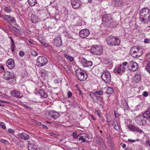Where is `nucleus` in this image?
I'll return each instance as SVG.
<instances>
[{
	"label": "nucleus",
	"instance_id": "63",
	"mask_svg": "<svg viewBox=\"0 0 150 150\" xmlns=\"http://www.w3.org/2000/svg\"><path fill=\"white\" fill-rule=\"evenodd\" d=\"M126 146L125 144H123L122 145V147L123 148H125L126 147Z\"/></svg>",
	"mask_w": 150,
	"mask_h": 150
},
{
	"label": "nucleus",
	"instance_id": "20",
	"mask_svg": "<svg viewBox=\"0 0 150 150\" xmlns=\"http://www.w3.org/2000/svg\"><path fill=\"white\" fill-rule=\"evenodd\" d=\"M102 21L106 22L107 23L111 18L109 17L110 15L107 14L105 13L102 14Z\"/></svg>",
	"mask_w": 150,
	"mask_h": 150
},
{
	"label": "nucleus",
	"instance_id": "21",
	"mask_svg": "<svg viewBox=\"0 0 150 150\" xmlns=\"http://www.w3.org/2000/svg\"><path fill=\"white\" fill-rule=\"evenodd\" d=\"M115 40V37H110L107 40V41L108 45L110 46H114V45L115 44H114L113 43V41Z\"/></svg>",
	"mask_w": 150,
	"mask_h": 150
},
{
	"label": "nucleus",
	"instance_id": "49",
	"mask_svg": "<svg viewBox=\"0 0 150 150\" xmlns=\"http://www.w3.org/2000/svg\"><path fill=\"white\" fill-rule=\"evenodd\" d=\"M8 130V132L11 133H14L15 132L14 130L11 129H9Z\"/></svg>",
	"mask_w": 150,
	"mask_h": 150
},
{
	"label": "nucleus",
	"instance_id": "2",
	"mask_svg": "<svg viewBox=\"0 0 150 150\" xmlns=\"http://www.w3.org/2000/svg\"><path fill=\"white\" fill-rule=\"evenodd\" d=\"M130 53L132 57L138 58L143 54V49L139 46L133 47L131 49Z\"/></svg>",
	"mask_w": 150,
	"mask_h": 150
},
{
	"label": "nucleus",
	"instance_id": "54",
	"mask_svg": "<svg viewBox=\"0 0 150 150\" xmlns=\"http://www.w3.org/2000/svg\"><path fill=\"white\" fill-rule=\"evenodd\" d=\"M50 134L51 136L54 137H57V135L53 133H50Z\"/></svg>",
	"mask_w": 150,
	"mask_h": 150
},
{
	"label": "nucleus",
	"instance_id": "12",
	"mask_svg": "<svg viewBox=\"0 0 150 150\" xmlns=\"http://www.w3.org/2000/svg\"><path fill=\"white\" fill-rule=\"evenodd\" d=\"M4 18L5 21L10 24L14 23L16 22L15 18L10 15H5L4 16Z\"/></svg>",
	"mask_w": 150,
	"mask_h": 150
},
{
	"label": "nucleus",
	"instance_id": "39",
	"mask_svg": "<svg viewBox=\"0 0 150 150\" xmlns=\"http://www.w3.org/2000/svg\"><path fill=\"white\" fill-rule=\"evenodd\" d=\"M108 145L111 147H112L113 145V141L112 139L109 140L108 141Z\"/></svg>",
	"mask_w": 150,
	"mask_h": 150
},
{
	"label": "nucleus",
	"instance_id": "61",
	"mask_svg": "<svg viewBox=\"0 0 150 150\" xmlns=\"http://www.w3.org/2000/svg\"><path fill=\"white\" fill-rule=\"evenodd\" d=\"M0 69L2 70H4V67L2 65L0 66Z\"/></svg>",
	"mask_w": 150,
	"mask_h": 150
},
{
	"label": "nucleus",
	"instance_id": "34",
	"mask_svg": "<svg viewBox=\"0 0 150 150\" xmlns=\"http://www.w3.org/2000/svg\"><path fill=\"white\" fill-rule=\"evenodd\" d=\"M4 10L5 11L8 13L11 12L12 9L11 7L8 6H5L4 8Z\"/></svg>",
	"mask_w": 150,
	"mask_h": 150
},
{
	"label": "nucleus",
	"instance_id": "26",
	"mask_svg": "<svg viewBox=\"0 0 150 150\" xmlns=\"http://www.w3.org/2000/svg\"><path fill=\"white\" fill-rule=\"evenodd\" d=\"M96 94L95 92L94 93L91 92L90 94V96L93 99L94 102H97L98 101V97Z\"/></svg>",
	"mask_w": 150,
	"mask_h": 150
},
{
	"label": "nucleus",
	"instance_id": "27",
	"mask_svg": "<svg viewBox=\"0 0 150 150\" xmlns=\"http://www.w3.org/2000/svg\"><path fill=\"white\" fill-rule=\"evenodd\" d=\"M31 20L33 23H35L38 21V18L36 15L33 14L31 16Z\"/></svg>",
	"mask_w": 150,
	"mask_h": 150
},
{
	"label": "nucleus",
	"instance_id": "9",
	"mask_svg": "<svg viewBox=\"0 0 150 150\" xmlns=\"http://www.w3.org/2000/svg\"><path fill=\"white\" fill-rule=\"evenodd\" d=\"M80 37L85 38L87 37L90 34L89 30L86 29H84L81 30L79 32Z\"/></svg>",
	"mask_w": 150,
	"mask_h": 150
},
{
	"label": "nucleus",
	"instance_id": "56",
	"mask_svg": "<svg viewBox=\"0 0 150 150\" xmlns=\"http://www.w3.org/2000/svg\"><path fill=\"white\" fill-rule=\"evenodd\" d=\"M149 40L148 39H146L144 40V42L145 43H148L149 42Z\"/></svg>",
	"mask_w": 150,
	"mask_h": 150
},
{
	"label": "nucleus",
	"instance_id": "4",
	"mask_svg": "<svg viewBox=\"0 0 150 150\" xmlns=\"http://www.w3.org/2000/svg\"><path fill=\"white\" fill-rule=\"evenodd\" d=\"M101 77L106 83H109L111 81V75L107 70H104L102 72Z\"/></svg>",
	"mask_w": 150,
	"mask_h": 150
},
{
	"label": "nucleus",
	"instance_id": "5",
	"mask_svg": "<svg viewBox=\"0 0 150 150\" xmlns=\"http://www.w3.org/2000/svg\"><path fill=\"white\" fill-rule=\"evenodd\" d=\"M47 59L45 57L40 56L38 57L36 60L37 65L41 67L46 64L47 63Z\"/></svg>",
	"mask_w": 150,
	"mask_h": 150
},
{
	"label": "nucleus",
	"instance_id": "46",
	"mask_svg": "<svg viewBox=\"0 0 150 150\" xmlns=\"http://www.w3.org/2000/svg\"><path fill=\"white\" fill-rule=\"evenodd\" d=\"M28 150H33L34 148H33V146L32 145L30 144L28 146Z\"/></svg>",
	"mask_w": 150,
	"mask_h": 150
},
{
	"label": "nucleus",
	"instance_id": "41",
	"mask_svg": "<svg viewBox=\"0 0 150 150\" xmlns=\"http://www.w3.org/2000/svg\"><path fill=\"white\" fill-rule=\"evenodd\" d=\"M0 126L4 129H6V127L5 125V124L4 122H0Z\"/></svg>",
	"mask_w": 150,
	"mask_h": 150
},
{
	"label": "nucleus",
	"instance_id": "23",
	"mask_svg": "<svg viewBox=\"0 0 150 150\" xmlns=\"http://www.w3.org/2000/svg\"><path fill=\"white\" fill-rule=\"evenodd\" d=\"M142 116L148 120L150 118V110H148L144 112Z\"/></svg>",
	"mask_w": 150,
	"mask_h": 150
},
{
	"label": "nucleus",
	"instance_id": "60",
	"mask_svg": "<svg viewBox=\"0 0 150 150\" xmlns=\"http://www.w3.org/2000/svg\"><path fill=\"white\" fill-rule=\"evenodd\" d=\"M42 127L44 128H45L46 129H48V127L46 126V125H42Z\"/></svg>",
	"mask_w": 150,
	"mask_h": 150
},
{
	"label": "nucleus",
	"instance_id": "43",
	"mask_svg": "<svg viewBox=\"0 0 150 150\" xmlns=\"http://www.w3.org/2000/svg\"><path fill=\"white\" fill-rule=\"evenodd\" d=\"M115 120V122H116V124H115V125H114V128L115 129L117 130L118 129H119V127L118 126V125L117 124V122Z\"/></svg>",
	"mask_w": 150,
	"mask_h": 150
},
{
	"label": "nucleus",
	"instance_id": "45",
	"mask_svg": "<svg viewBox=\"0 0 150 150\" xmlns=\"http://www.w3.org/2000/svg\"><path fill=\"white\" fill-rule=\"evenodd\" d=\"M1 142L4 144H8V142L7 141L5 140L2 139L1 140Z\"/></svg>",
	"mask_w": 150,
	"mask_h": 150
},
{
	"label": "nucleus",
	"instance_id": "33",
	"mask_svg": "<svg viewBox=\"0 0 150 150\" xmlns=\"http://www.w3.org/2000/svg\"><path fill=\"white\" fill-rule=\"evenodd\" d=\"M114 91L113 88L111 87H108L107 88L106 93L108 94H112L113 93Z\"/></svg>",
	"mask_w": 150,
	"mask_h": 150
},
{
	"label": "nucleus",
	"instance_id": "3",
	"mask_svg": "<svg viewBox=\"0 0 150 150\" xmlns=\"http://www.w3.org/2000/svg\"><path fill=\"white\" fill-rule=\"evenodd\" d=\"M75 72L77 76L80 81H84L87 79L88 75L85 71L80 69H77Z\"/></svg>",
	"mask_w": 150,
	"mask_h": 150
},
{
	"label": "nucleus",
	"instance_id": "62",
	"mask_svg": "<svg viewBox=\"0 0 150 150\" xmlns=\"http://www.w3.org/2000/svg\"><path fill=\"white\" fill-rule=\"evenodd\" d=\"M4 16L2 14H1V12H0V18H3V17L4 18Z\"/></svg>",
	"mask_w": 150,
	"mask_h": 150
},
{
	"label": "nucleus",
	"instance_id": "29",
	"mask_svg": "<svg viewBox=\"0 0 150 150\" xmlns=\"http://www.w3.org/2000/svg\"><path fill=\"white\" fill-rule=\"evenodd\" d=\"M115 40L113 41V43L114 44H115V45H114V46L119 45L120 44V40L119 38L115 37Z\"/></svg>",
	"mask_w": 150,
	"mask_h": 150
},
{
	"label": "nucleus",
	"instance_id": "15",
	"mask_svg": "<svg viewBox=\"0 0 150 150\" xmlns=\"http://www.w3.org/2000/svg\"><path fill=\"white\" fill-rule=\"evenodd\" d=\"M129 129L133 131H137L140 133H142L143 131L141 129L137 127L132 125H128Z\"/></svg>",
	"mask_w": 150,
	"mask_h": 150
},
{
	"label": "nucleus",
	"instance_id": "31",
	"mask_svg": "<svg viewBox=\"0 0 150 150\" xmlns=\"http://www.w3.org/2000/svg\"><path fill=\"white\" fill-rule=\"evenodd\" d=\"M28 3L30 6H33L36 4V0H28Z\"/></svg>",
	"mask_w": 150,
	"mask_h": 150
},
{
	"label": "nucleus",
	"instance_id": "50",
	"mask_svg": "<svg viewBox=\"0 0 150 150\" xmlns=\"http://www.w3.org/2000/svg\"><path fill=\"white\" fill-rule=\"evenodd\" d=\"M46 74V73L45 71L42 72L41 73V76L42 77H45Z\"/></svg>",
	"mask_w": 150,
	"mask_h": 150
},
{
	"label": "nucleus",
	"instance_id": "47",
	"mask_svg": "<svg viewBox=\"0 0 150 150\" xmlns=\"http://www.w3.org/2000/svg\"><path fill=\"white\" fill-rule=\"evenodd\" d=\"M19 55L20 56L23 57L24 55V53L22 51H20L19 52Z\"/></svg>",
	"mask_w": 150,
	"mask_h": 150
},
{
	"label": "nucleus",
	"instance_id": "35",
	"mask_svg": "<svg viewBox=\"0 0 150 150\" xmlns=\"http://www.w3.org/2000/svg\"><path fill=\"white\" fill-rule=\"evenodd\" d=\"M64 56L67 58L71 62L73 60V58L72 57L69 56L67 54H64Z\"/></svg>",
	"mask_w": 150,
	"mask_h": 150
},
{
	"label": "nucleus",
	"instance_id": "40",
	"mask_svg": "<svg viewBox=\"0 0 150 150\" xmlns=\"http://www.w3.org/2000/svg\"><path fill=\"white\" fill-rule=\"evenodd\" d=\"M31 54L34 57L38 55V53L34 50H32L31 51Z\"/></svg>",
	"mask_w": 150,
	"mask_h": 150
},
{
	"label": "nucleus",
	"instance_id": "13",
	"mask_svg": "<svg viewBox=\"0 0 150 150\" xmlns=\"http://www.w3.org/2000/svg\"><path fill=\"white\" fill-rule=\"evenodd\" d=\"M11 93L12 96L14 97L21 98L23 96L22 93L16 90H12Z\"/></svg>",
	"mask_w": 150,
	"mask_h": 150
},
{
	"label": "nucleus",
	"instance_id": "22",
	"mask_svg": "<svg viewBox=\"0 0 150 150\" xmlns=\"http://www.w3.org/2000/svg\"><path fill=\"white\" fill-rule=\"evenodd\" d=\"M123 4V2L121 0H115L113 4L114 6L116 7L121 6Z\"/></svg>",
	"mask_w": 150,
	"mask_h": 150
},
{
	"label": "nucleus",
	"instance_id": "44",
	"mask_svg": "<svg viewBox=\"0 0 150 150\" xmlns=\"http://www.w3.org/2000/svg\"><path fill=\"white\" fill-rule=\"evenodd\" d=\"M73 136L74 138H76L79 136V135L77 136V133L76 132H75L73 133Z\"/></svg>",
	"mask_w": 150,
	"mask_h": 150
},
{
	"label": "nucleus",
	"instance_id": "59",
	"mask_svg": "<svg viewBox=\"0 0 150 150\" xmlns=\"http://www.w3.org/2000/svg\"><path fill=\"white\" fill-rule=\"evenodd\" d=\"M90 116L91 117V118L92 119L95 120H96V119L94 117L93 115H91Z\"/></svg>",
	"mask_w": 150,
	"mask_h": 150
},
{
	"label": "nucleus",
	"instance_id": "55",
	"mask_svg": "<svg viewBox=\"0 0 150 150\" xmlns=\"http://www.w3.org/2000/svg\"><path fill=\"white\" fill-rule=\"evenodd\" d=\"M128 141L129 142H134L135 141V140L129 139L128 140Z\"/></svg>",
	"mask_w": 150,
	"mask_h": 150
},
{
	"label": "nucleus",
	"instance_id": "64",
	"mask_svg": "<svg viewBox=\"0 0 150 150\" xmlns=\"http://www.w3.org/2000/svg\"><path fill=\"white\" fill-rule=\"evenodd\" d=\"M97 115L99 117L100 116V115H101V113L100 112H97Z\"/></svg>",
	"mask_w": 150,
	"mask_h": 150
},
{
	"label": "nucleus",
	"instance_id": "53",
	"mask_svg": "<svg viewBox=\"0 0 150 150\" xmlns=\"http://www.w3.org/2000/svg\"><path fill=\"white\" fill-rule=\"evenodd\" d=\"M146 146H149L150 147V142L149 140H147L146 143Z\"/></svg>",
	"mask_w": 150,
	"mask_h": 150
},
{
	"label": "nucleus",
	"instance_id": "24",
	"mask_svg": "<svg viewBox=\"0 0 150 150\" xmlns=\"http://www.w3.org/2000/svg\"><path fill=\"white\" fill-rule=\"evenodd\" d=\"M106 24L111 28L114 27L115 26V25L114 24L112 18L106 23Z\"/></svg>",
	"mask_w": 150,
	"mask_h": 150
},
{
	"label": "nucleus",
	"instance_id": "16",
	"mask_svg": "<svg viewBox=\"0 0 150 150\" xmlns=\"http://www.w3.org/2000/svg\"><path fill=\"white\" fill-rule=\"evenodd\" d=\"M6 65L9 69H13L14 67V60L12 59H8L6 62Z\"/></svg>",
	"mask_w": 150,
	"mask_h": 150
},
{
	"label": "nucleus",
	"instance_id": "10",
	"mask_svg": "<svg viewBox=\"0 0 150 150\" xmlns=\"http://www.w3.org/2000/svg\"><path fill=\"white\" fill-rule=\"evenodd\" d=\"M71 3L72 7L74 9L78 8L81 4V1L79 0H71Z\"/></svg>",
	"mask_w": 150,
	"mask_h": 150
},
{
	"label": "nucleus",
	"instance_id": "6",
	"mask_svg": "<svg viewBox=\"0 0 150 150\" xmlns=\"http://www.w3.org/2000/svg\"><path fill=\"white\" fill-rule=\"evenodd\" d=\"M91 51L94 54L100 55L103 52V50L100 46L96 45L92 47Z\"/></svg>",
	"mask_w": 150,
	"mask_h": 150
},
{
	"label": "nucleus",
	"instance_id": "18",
	"mask_svg": "<svg viewBox=\"0 0 150 150\" xmlns=\"http://www.w3.org/2000/svg\"><path fill=\"white\" fill-rule=\"evenodd\" d=\"M54 43L57 46L59 47L62 45L61 38L59 37L57 38L54 39Z\"/></svg>",
	"mask_w": 150,
	"mask_h": 150
},
{
	"label": "nucleus",
	"instance_id": "58",
	"mask_svg": "<svg viewBox=\"0 0 150 150\" xmlns=\"http://www.w3.org/2000/svg\"><path fill=\"white\" fill-rule=\"evenodd\" d=\"M87 134L86 133H83L82 134V136L81 137H86L87 136Z\"/></svg>",
	"mask_w": 150,
	"mask_h": 150
},
{
	"label": "nucleus",
	"instance_id": "51",
	"mask_svg": "<svg viewBox=\"0 0 150 150\" xmlns=\"http://www.w3.org/2000/svg\"><path fill=\"white\" fill-rule=\"evenodd\" d=\"M148 93L146 91H145L143 93V96L145 97H146L148 96Z\"/></svg>",
	"mask_w": 150,
	"mask_h": 150
},
{
	"label": "nucleus",
	"instance_id": "37",
	"mask_svg": "<svg viewBox=\"0 0 150 150\" xmlns=\"http://www.w3.org/2000/svg\"><path fill=\"white\" fill-rule=\"evenodd\" d=\"M78 139H79V140H82V141L81 142H87L88 143L89 142V141L87 140H86L83 137H81V136H80L79 137V138H78Z\"/></svg>",
	"mask_w": 150,
	"mask_h": 150
},
{
	"label": "nucleus",
	"instance_id": "36",
	"mask_svg": "<svg viewBox=\"0 0 150 150\" xmlns=\"http://www.w3.org/2000/svg\"><path fill=\"white\" fill-rule=\"evenodd\" d=\"M95 93L96 95H103V90L97 91L95 92Z\"/></svg>",
	"mask_w": 150,
	"mask_h": 150
},
{
	"label": "nucleus",
	"instance_id": "32",
	"mask_svg": "<svg viewBox=\"0 0 150 150\" xmlns=\"http://www.w3.org/2000/svg\"><path fill=\"white\" fill-rule=\"evenodd\" d=\"M146 71L150 73V61L148 60L147 62L146 66Z\"/></svg>",
	"mask_w": 150,
	"mask_h": 150
},
{
	"label": "nucleus",
	"instance_id": "38",
	"mask_svg": "<svg viewBox=\"0 0 150 150\" xmlns=\"http://www.w3.org/2000/svg\"><path fill=\"white\" fill-rule=\"evenodd\" d=\"M10 38L11 40V48H15V45L14 41L13 40V39L11 38V37H10Z\"/></svg>",
	"mask_w": 150,
	"mask_h": 150
},
{
	"label": "nucleus",
	"instance_id": "8",
	"mask_svg": "<svg viewBox=\"0 0 150 150\" xmlns=\"http://www.w3.org/2000/svg\"><path fill=\"white\" fill-rule=\"evenodd\" d=\"M14 76V75L13 73L8 71L5 72L4 75V79L7 80L13 78Z\"/></svg>",
	"mask_w": 150,
	"mask_h": 150
},
{
	"label": "nucleus",
	"instance_id": "28",
	"mask_svg": "<svg viewBox=\"0 0 150 150\" xmlns=\"http://www.w3.org/2000/svg\"><path fill=\"white\" fill-rule=\"evenodd\" d=\"M38 93L41 95V96L44 98H46L47 96V94L42 90H40Z\"/></svg>",
	"mask_w": 150,
	"mask_h": 150
},
{
	"label": "nucleus",
	"instance_id": "52",
	"mask_svg": "<svg viewBox=\"0 0 150 150\" xmlns=\"http://www.w3.org/2000/svg\"><path fill=\"white\" fill-rule=\"evenodd\" d=\"M23 106L24 107H25V108H27L28 109H30L31 108L29 106H28L26 105L25 104H23Z\"/></svg>",
	"mask_w": 150,
	"mask_h": 150
},
{
	"label": "nucleus",
	"instance_id": "11",
	"mask_svg": "<svg viewBox=\"0 0 150 150\" xmlns=\"http://www.w3.org/2000/svg\"><path fill=\"white\" fill-rule=\"evenodd\" d=\"M81 62L85 67L91 66L92 64V62L91 61H88L85 58H82L81 60Z\"/></svg>",
	"mask_w": 150,
	"mask_h": 150
},
{
	"label": "nucleus",
	"instance_id": "42",
	"mask_svg": "<svg viewBox=\"0 0 150 150\" xmlns=\"http://www.w3.org/2000/svg\"><path fill=\"white\" fill-rule=\"evenodd\" d=\"M12 30L17 33H18L19 32V30L15 27H13Z\"/></svg>",
	"mask_w": 150,
	"mask_h": 150
},
{
	"label": "nucleus",
	"instance_id": "1",
	"mask_svg": "<svg viewBox=\"0 0 150 150\" xmlns=\"http://www.w3.org/2000/svg\"><path fill=\"white\" fill-rule=\"evenodd\" d=\"M139 20L142 23L146 24L150 20V10L147 7L142 8L139 12Z\"/></svg>",
	"mask_w": 150,
	"mask_h": 150
},
{
	"label": "nucleus",
	"instance_id": "19",
	"mask_svg": "<svg viewBox=\"0 0 150 150\" xmlns=\"http://www.w3.org/2000/svg\"><path fill=\"white\" fill-rule=\"evenodd\" d=\"M18 136L23 139L26 140L30 138L29 135L25 133H19L18 134Z\"/></svg>",
	"mask_w": 150,
	"mask_h": 150
},
{
	"label": "nucleus",
	"instance_id": "48",
	"mask_svg": "<svg viewBox=\"0 0 150 150\" xmlns=\"http://www.w3.org/2000/svg\"><path fill=\"white\" fill-rule=\"evenodd\" d=\"M72 94L71 93L70 91H69L67 93V96L68 97V98H70L72 96Z\"/></svg>",
	"mask_w": 150,
	"mask_h": 150
},
{
	"label": "nucleus",
	"instance_id": "25",
	"mask_svg": "<svg viewBox=\"0 0 150 150\" xmlns=\"http://www.w3.org/2000/svg\"><path fill=\"white\" fill-rule=\"evenodd\" d=\"M141 76L140 74H136L134 78V80L136 83H138L141 80Z\"/></svg>",
	"mask_w": 150,
	"mask_h": 150
},
{
	"label": "nucleus",
	"instance_id": "17",
	"mask_svg": "<svg viewBox=\"0 0 150 150\" xmlns=\"http://www.w3.org/2000/svg\"><path fill=\"white\" fill-rule=\"evenodd\" d=\"M49 115L54 120L56 119L59 116V113L53 111H50L49 113Z\"/></svg>",
	"mask_w": 150,
	"mask_h": 150
},
{
	"label": "nucleus",
	"instance_id": "7",
	"mask_svg": "<svg viewBox=\"0 0 150 150\" xmlns=\"http://www.w3.org/2000/svg\"><path fill=\"white\" fill-rule=\"evenodd\" d=\"M127 67L129 70L134 71L138 69V66L136 62L131 61L128 62Z\"/></svg>",
	"mask_w": 150,
	"mask_h": 150
},
{
	"label": "nucleus",
	"instance_id": "57",
	"mask_svg": "<svg viewBox=\"0 0 150 150\" xmlns=\"http://www.w3.org/2000/svg\"><path fill=\"white\" fill-rule=\"evenodd\" d=\"M127 64H128V63L127 62H123L122 63V66H123V67H124V66H126Z\"/></svg>",
	"mask_w": 150,
	"mask_h": 150
},
{
	"label": "nucleus",
	"instance_id": "14",
	"mask_svg": "<svg viewBox=\"0 0 150 150\" xmlns=\"http://www.w3.org/2000/svg\"><path fill=\"white\" fill-rule=\"evenodd\" d=\"M125 71V69L123 66H122L121 64H120L117 67H116L114 69V71L115 73L119 74L122 72H124Z\"/></svg>",
	"mask_w": 150,
	"mask_h": 150
},
{
	"label": "nucleus",
	"instance_id": "30",
	"mask_svg": "<svg viewBox=\"0 0 150 150\" xmlns=\"http://www.w3.org/2000/svg\"><path fill=\"white\" fill-rule=\"evenodd\" d=\"M144 117H142L141 116V121H142V123H139V125L140 126H145L146 124V120L144 119Z\"/></svg>",
	"mask_w": 150,
	"mask_h": 150
}]
</instances>
